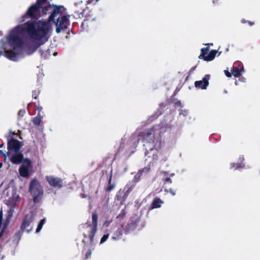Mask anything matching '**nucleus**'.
I'll list each match as a JSON object with an SVG mask.
<instances>
[{
  "label": "nucleus",
  "instance_id": "f257e3e1",
  "mask_svg": "<svg viewBox=\"0 0 260 260\" xmlns=\"http://www.w3.org/2000/svg\"><path fill=\"white\" fill-rule=\"evenodd\" d=\"M48 0H37L35 4L28 8L23 18H31L22 25L16 26L7 37L6 42L4 39L0 41V56L4 50L7 58L16 60L17 56L22 51L24 41L21 37L22 32H26L29 39L35 41L31 46L32 51H35L41 45L48 41L47 34L49 25L46 21H37L42 16L41 8Z\"/></svg>",
  "mask_w": 260,
  "mask_h": 260
},
{
  "label": "nucleus",
  "instance_id": "f03ea898",
  "mask_svg": "<svg viewBox=\"0 0 260 260\" xmlns=\"http://www.w3.org/2000/svg\"><path fill=\"white\" fill-rule=\"evenodd\" d=\"M141 138L145 147V155L148 154L149 151L157 149L161 147V135L159 126H153L141 133Z\"/></svg>",
  "mask_w": 260,
  "mask_h": 260
},
{
  "label": "nucleus",
  "instance_id": "7ed1b4c3",
  "mask_svg": "<svg viewBox=\"0 0 260 260\" xmlns=\"http://www.w3.org/2000/svg\"><path fill=\"white\" fill-rule=\"evenodd\" d=\"M65 10L66 8L63 6H54V9L47 21L48 24L51 22L55 23L57 34L60 33L61 31H66L70 25V15L61 16Z\"/></svg>",
  "mask_w": 260,
  "mask_h": 260
},
{
  "label": "nucleus",
  "instance_id": "20e7f679",
  "mask_svg": "<svg viewBox=\"0 0 260 260\" xmlns=\"http://www.w3.org/2000/svg\"><path fill=\"white\" fill-rule=\"evenodd\" d=\"M98 214L96 213H92L91 224L85 223L82 225L80 229L84 238H89L91 246L93 244L94 237L98 230Z\"/></svg>",
  "mask_w": 260,
  "mask_h": 260
},
{
  "label": "nucleus",
  "instance_id": "39448f33",
  "mask_svg": "<svg viewBox=\"0 0 260 260\" xmlns=\"http://www.w3.org/2000/svg\"><path fill=\"white\" fill-rule=\"evenodd\" d=\"M29 191L33 197L34 203H39L43 194V190L40 182L36 179H33L30 181Z\"/></svg>",
  "mask_w": 260,
  "mask_h": 260
},
{
  "label": "nucleus",
  "instance_id": "423d86ee",
  "mask_svg": "<svg viewBox=\"0 0 260 260\" xmlns=\"http://www.w3.org/2000/svg\"><path fill=\"white\" fill-rule=\"evenodd\" d=\"M7 146L8 150L7 155L10 156L11 152H19L21 147V144L18 140L12 138L8 140Z\"/></svg>",
  "mask_w": 260,
  "mask_h": 260
},
{
  "label": "nucleus",
  "instance_id": "0eeeda50",
  "mask_svg": "<svg viewBox=\"0 0 260 260\" xmlns=\"http://www.w3.org/2000/svg\"><path fill=\"white\" fill-rule=\"evenodd\" d=\"M209 51V46L202 48L201 50V54L198 57L199 58L203 59L204 60L207 61L213 60L214 59L216 53H217V51L216 50H212L210 51L209 54L206 55Z\"/></svg>",
  "mask_w": 260,
  "mask_h": 260
},
{
  "label": "nucleus",
  "instance_id": "6e6552de",
  "mask_svg": "<svg viewBox=\"0 0 260 260\" xmlns=\"http://www.w3.org/2000/svg\"><path fill=\"white\" fill-rule=\"evenodd\" d=\"M31 162L28 158H25L23 160V164L19 169V174L20 176L27 178L29 176V169L31 167Z\"/></svg>",
  "mask_w": 260,
  "mask_h": 260
},
{
  "label": "nucleus",
  "instance_id": "1a4fd4ad",
  "mask_svg": "<svg viewBox=\"0 0 260 260\" xmlns=\"http://www.w3.org/2000/svg\"><path fill=\"white\" fill-rule=\"evenodd\" d=\"M34 216L29 214L25 215L24 219L21 225V230L22 231H26L28 233L31 231L32 227L30 223L34 221Z\"/></svg>",
  "mask_w": 260,
  "mask_h": 260
},
{
  "label": "nucleus",
  "instance_id": "9d476101",
  "mask_svg": "<svg viewBox=\"0 0 260 260\" xmlns=\"http://www.w3.org/2000/svg\"><path fill=\"white\" fill-rule=\"evenodd\" d=\"M77 17L78 18H84V22H82L83 25L85 22L87 21H95L96 17H93V14L91 10H90L87 6L85 7L84 9L82 11L80 15H79Z\"/></svg>",
  "mask_w": 260,
  "mask_h": 260
},
{
  "label": "nucleus",
  "instance_id": "9b49d317",
  "mask_svg": "<svg viewBox=\"0 0 260 260\" xmlns=\"http://www.w3.org/2000/svg\"><path fill=\"white\" fill-rule=\"evenodd\" d=\"M46 180L50 186L54 188L59 189L62 186V180L60 178L54 177L51 176H46Z\"/></svg>",
  "mask_w": 260,
  "mask_h": 260
},
{
  "label": "nucleus",
  "instance_id": "f8f14e48",
  "mask_svg": "<svg viewBox=\"0 0 260 260\" xmlns=\"http://www.w3.org/2000/svg\"><path fill=\"white\" fill-rule=\"evenodd\" d=\"M232 75L236 78L240 77L242 73L244 72V67L240 62H237L233 66L231 70Z\"/></svg>",
  "mask_w": 260,
  "mask_h": 260
},
{
  "label": "nucleus",
  "instance_id": "ddd939ff",
  "mask_svg": "<svg viewBox=\"0 0 260 260\" xmlns=\"http://www.w3.org/2000/svg\"><path fill=\"white\" fill-rule=\"evenodd\" d=\"M10 160L13 164L18 165L21 163L23 164L24 156L22 153L19 152L10 154Z\"/></svg>",
  "mask_w": 260,
  "mask_h": 260
},
{
  "label": "nucleus",
  "instance_id": "4468645a",
  "mask_svg": "<svg viewBox=\"0 0 260 260\" xmlns=\"http://www.w3.org/2000/svg\"><path fill=\"white\" fill-rule=\"evenodd\" d=\"M209 77L210 76L209 75H206L203 78L202 80L196 81L194 82L195 87L202 89H206L209 85L208 80L209 79Z\"/></svg>",
  "mask_w": 260,
  "mask_h": 260
},
{
  "label": "nucleus",
  "instance_id": "2eb2a0df",
  "mask_svg": "<svg viewBox=\"0 0 260 260\" xmlns=\"http://www.w3.org/2000/svg\"><path fill=\"white\" fill-rule=\"evenodd\" d=\"M85 7L86 6L82 1L75 4L74 13L76 14L77 16L80 15Z\"/></svg>",
  "mask_w": 260,
  "mask_h": 260
},
{
  "label": "nucleus",
  "instance_id": "dca6fc26",
  "mask_svg": "<svg viewBox=\"0 0 260 260\" xmlns=\"http://www.w3.org/2000/svg\"><path fill=\"white\" fill-rule=\"evenodd\" d=\"M55 5H51L50 4H48L47 6L43 7L42 6L41 8V13H42V16L44 15H46L48 13H52L53 10L54 9Z\"/></svg>",
  "mask_w": 260,
  "mask_h": 260
},
{
  "label": "nucleus",
  "instance_id": "f3484780",
  "mask_svg": "<svg viewBox=\"0 0 260 260\" xmlns=\"http://www.w3.org/2000/svg\"><path fill=\"white\" fill-rule=\"evenodd\" d=\"M162 204H164V201L159 198H156L153 200L150 208L151 209L158 208L161 206Z\"/></svg>",
  "mask_w": 260,
  "mask_h": 260
},
{
  "label": "nucleus",
  "instance_id": "a211bd4d",
  "mask_svg": "<svg viewBox=\"0 0 260 260\" xmlns=\"http://www.w3.org/2000/svg\"><path fill=\"white\" fill-rule=\"evenodd\" d=\"M150 170V167L149 166L144 167L142 170H140L137 174L135 176V178L136 179H138L139 180L140 179V178L141 176L143 175V173L147 174Z\"/></svg>",
  "mask_w": 260,
  "mask_h": 260
},
{
  "label": "nucleus",
  "instance_id": "6ab92c4d",
  "mask_svg": "<svg viewBox=\"0 0 260 260\" xmlns=\"http://www.w3.org/2000/svg\"><path fill=\"white\" fill-rule=\"evenodd\" d=\"M43 116L41 115V113H38V115L33 118L32 123L35 125H40L43 124Z\"/></svg>",
  "mask_w": 260,
  "mask_h": 260
},
{
  "label": "nucleus",
  "instance_id": "aec40b11",
  "mask_svg": "<svg viewBox=\"0 0 260 260\" xmlns=\"http://www.w3.org/2000/svg\"><path fill=\"white\" fill-rule=\"evenodd\" d=\"M123 234V231L122 229H118L115 232H114L113 236H112V239L116 240L120 239L121 236Z\"/></svg>",
  "mask_w": 260,
  "mask_h": 260
},
{
  "label": "nucleus",
  "instance_id": "412c9836",
  "mask_svg": "<svg viewBox=\"0 0 260 260\" xmlns=\"http://www.w3.org/2000/svg\"><path fill=\"white\" fill-rule=\"evenodd\" d=\"M112 177V175L111 174V175H110L109 178L108 179L109 185L107 187L105 188V190L107 192H110L115 187V185L114 184H111Z\"/></svg>",
  "mask_w": 260,
  "mask_h": 260
},
{
  "label": "nucleus",
  "instance_id": "4be33fe9",
  "mask_svg": "<svg viewBox=\"0 0 260 260\" xmlns=\"http://www.w3.org/2000/svg\"><path fill=\"white\" fill-rule=\"evenodd\" d=\"M85 252L84 257L83 258L84 260L87 259L91 257V250L90 248H88V249H86V246H84L83 249V253Z\"/></svg>",
  "mask_w": 260,
  "mask_h": 260
},
{
  "label": "nucleus",
  "instance_id": "5701e85b",
  "mask_svg": "<svg viewBox=\"0 0 260 260\" xmlns=\"http://www.w3.org/2000/svg\"><path fill=\"white\" fill-rule=\"evenodd\" d=\"M162 174H164V177H165L162 179L164 184H171L172 182V180L170 179V177H167V173L166 172H163Z\"/></svg>",
  "mask_w": 260,
  "mask_h": 260
},
{
  "label": "nucleus",
  "instance_id": "b1692460",
  "mask_svg": "<svg viewBox=\"0 0 260 260\" xmlns=\"http://www.w3.org/2000/svg\"><path fill=\"white\" fill-rule=\"evenodd\" d=\"M46 221L45 218H43L40 220L39 222L37 228L36 229V233H39L42 229L43 225L44 224Z\"/></svg>",
  "mask_w": 260,
  "mask_h": 260
},
{
  "label": "nucleus",
  "instance_id": "393cba45",
  "mask_svg": "<svg viewBox=\"0 0 260 260\" xmlns=\"http://www.w3.org/2000/svg\"><path fill=\"white\" fill-rule=\"evenodd\" d=\"M122 194H123V190H121V189L119 190L117 192L116 198L117 201L120 202V204H122Z\"/></svg>",
  "mask_w": 260,
  "mask_h": 260
},
{
  "label": "nucleus",
  "instance_id": "a878e982",
  "mask_svg": "<svg viewBox=\"0 0 260 260\" xmlns=\"http://www.w3.org/2000/svg\"><path fill=\"white\" fill-rule=\"evenodd\" d=\"M40 93V90L39 89H35L32 91V96L35 99H37Z\"/></svg>",
  "mask_w": 260,
  "mask_h": 260
},
{
  "label": "nucleus",
  "instance_id": "bb28decb",
  "mask_svg": "<svg viewBox=\"0 0 260 260\" xmlns=\"http://www.w3.org/2000/svg\"><path fill=\"white\" fill-rule=\"evenodd\" d=\"M109 235L108 234L104 235L101 238L100 243L102 244L106 242L109 237Z\"/></svg>",
  "mask_w": 260,
  "mask_h": 260
},
{
  "label": "nucleus",
  "instance_id": "cd10ccee",
  "mask_svg": "<svg viewBox=\"0 0 260 260\" xmlns=\"http://www.w3.org/2000/svg\"><path fill=\"white\" fill-rule=\"evenodd\" d=\"M25 113V110L24 109H21L19 111L18 113V116L19 117H22L24 116Z\"/></svg>",
  "mask_w": 260,
  "mask_h": 260
},
{
  "label": "nucleus",
  "instance_id": "c85d7f7f",
  "mask_svg": "<svg viewBox=\"0 0 260 260\" xmlns=\"http://www.w3.org/2000/svg\"><path fill=\"white\" fill-rule=\"evenodd\" d=\"M165 191L169 192L172 196H175L176 194V190L172 188H170L169 190L165 189Z\"/></svg>",
  "mask_w": 260,
  "mask_h": 260
},
{
  "label": "nucleus",
  "instance_id": "c756f323",
  "mask_svg": "<svg viewBox=\"0 0 260 260\" xmlns=\"http://www.w3.org/2000/svg\"><path fill=\"white\" fill-rule=\"evenodd\" d=\"M232 167L235 168V169H238L239 168H243V166H242L241 164H232Z\"/></svg>",
  "mask_w": 260,
  "mask_h": 260
},
{
  "label": "nucleus",
  "instance_id": "7c9ffc66",
  "mask_svg": "<svg viewBox=\"0 0 260 260\" xmlns=\"http://www.w3.org/2000/svg\"><path fill=\"white\" fill-rule=\"evenodd\" d=\"M16 135V134L15 132H12L11 131H10V134L8 136H6V137L7 138L8 140H9L11 138H12L14 135Z\"/></svg>",
  "mask_w": 260,
  "mask_h": 260
},
{
  "label": "nucleus",
  "instance_id": "2f4dec72",
  "mask_svg": "<svg viewBox=\"0 0 260 260\" xmlns=\"http://www.w3.org/2000/svg\"><path fill=\"white\" fill-rule=\"evenodd\" d=\"M127 196H128L127 193H126L125 192H124L123 191V194H122V204H123L125 202V201L126 199Z\"/></svg>",
  "mask_w": 260,
  "mask_h": 260
},
{
  "label": "nucleus",
  "instance_id": "473e14b6",
  "mask_svg": "<svg viewBox=\"0 0 260 260\" xmlns=\"http://www.w3.org/2000/svg\"><path fill=\"white\" fill-rule=\"evenodd\" d=\"M224 72L225 76L227 77L230 78L232 77V72L230 73L228 70H224Z\"/></svg>",
  "mask_w": 260,
  "mask_h": 260
},
{
  "label": "nucleus",
  "instance_id": "72a5a7b5",
  "mask_svg": "<svg viewBox=\"0 0 260 260\" xmlns=\"http://www.w3.org/2000/svg\"><path fill=\"white\" fill-rule=\"evenodd\" d=\"M42 109L43 108L40 105H36V110L38 111V113H40Z\"/></svg>",
  "mask_w": 260,
  "mask_h": 260
},
{
  "label": "nucleus",
  "instance_id": "f704fd0d",
  "mask_svg": "<svg viewBox=\"0 0 260 260\" xmlns=\"http://www.w3.org/2000/svg\"><path fill=\"white\" fill-rule=\"evenodd\" d=\"M0 154H1L5 158H6L7 156H8L7 152L4 153L2 150H0Z\"/></svg>",
  "mask_w": 260,
  "mask_h": 260
},
{
  "label": "nucleus",
  "instance_id": "c9c22d12",
  "mask_svg": "<svg viewBox=\"0 0 260 260\" xmlns=\"http://www.w3.org/2000/svg\"><path fill=\"white\" fill-rule=\"evenodd\" d=\"M247 22L250 25V26H252L253 25H254V22H252V21H247Z\"/></svg>",
  "mask_w": 260,
  "mask_h": 260
},
{
  "label": "nucleus",
  "instance_id": "e433bc0d",
  "mask_svg": "<svg viewBox=\"0 0 260 260\" xmlns=\"http://www.w3.org/2000/svg\"><path fill=\"white\" fill-rule=\"evenodd\" d=\"M132 190V188L131 187H129L127 190V191L125 192L126 193H127V194L128 195V194L129 193V192L131 191Z\"/></svg>",
  "mask_w": 260,
  "mask_h": 260
},
{
  "label": "nucleus",
  "instance_id": "4c0bfd02",
  "mask_svg": "<svg viewBox=\"0 0 260 260\" xmlns=\"http://www.w3.org/2000/svg\"><path fill=\"white\" fill-rule=\"evenodd\" d=\"M245 80H246V79H245V78H244V77H241V78H240L239 79V81H240H240H242V82H245Z\"/></svg>",
  "mask_w": 260,
  "mask_h": 260
},
{
  "label": "nucleus",
  "instance_id": "58836bf2",
  "mask_svg": "<svg viewBox=\"0 0 260 260\" xmlns=\"http://www.w3.org/2000/svg\"><path fill=\"white\" fill-rule=\"evenodd\" d=\"M153 159H157L158 158V156L156 154H153Z\"/></svg>",
  "mask_w": 260,
  "mask_h": 260
},
{
  "label": "nucleus",
  "instance_id": "ea45409f",
  "mask_svg": "<svg viewBox=\"0 0 260 260\" xmlns=\"http://www.w3.org/2000/svg\"><path fill=\"white\" fill-rule=\"evenodd\" d=\"M31 103H29V104H28V105H27V110H28V111H29V107H30V106H31Z\"/></svg>",
  "mask_w": 260,
  "mask_h": 260
},
{
  "label": "nucleus",
  "instance_id": "a19ab883",
  "mask_svg": "<svg viewBox=\"0 0 260 260\" xmlns=\"http://www.w3.org/2000/svg\"><path fill=\"white\" fill-rule=\"evenodd\" d=\"M241 22H242V23H244L247 22V21H246V20H244V19H242V20H241Z\"/></svg>",
  "mask_w": 260,
  "mask_h": 260
},
{
  "label": "nucleus",
  "instance_id": "79ce46f5",
  "mask_svg": "<svg viewBox=\"0 0 260 260\" xmlns=\"http://www.w3.org/2000/svg\"><path fill=\"white\" fill-rule=\"evenodd\" d=\"M4 145H5L4 143H3L2 144H1L0 145V148H2V147H3L4 146Z\"/></svg>",
  "mask_w": 260,
  "mask_h": 260
},
{
  "label": "nucleus",
  "instance_id": "37998d69",
  "mask_svg": "<svg viewBox=\"0 0 260 260\" xmlns=\"http://www.w3.org/2000/svg\"><path fill=\"white\" fill-rule=\"evenodd\" d=\"M177 104L178 105L180 106V105H181V102H180V101H178V102L177 103Z\"/></svg>",
  "mask_w": 260,
  "mask_h": 260
},
{
  "label": "nucleus",
  "instance_id": "c03bdc74",
  "mask_svg": "<svg viewBox=\"0 0 260 260\" xmlns=\"http://www.w3.org/2000/svg\"><path fill=\"white\" fill-rule=\"evenodd\" d=\"M206 45L209 47V46L213 45V44L212 43L207 44H206Z\"/></svg>",
  "mask_w": 260,
  "mask_h": 260
},
{
  "label": "nucleus",
  "instance_id": "a18cd8bd",
  "mask_svg": "<svg viewBox=\"0 0 260 260\" xmlns=\"http://www.w3.org/2000/svg\"><path fill=\"white\" fill-rule=\"evenodd\" d=\"M235 84H236V85H238V81H237V80H236V81H235Z\"/></svg>",
  "mask_w": 260,
  "mask_h": 260
},
{
  "label": "nucleus",
  "instance_id": "49530a36",
  "mask_svg": "<svg viewBox=\"0 0 260 260\" xmlns=\"http://www.w3.org/2000/svg\"><path fill=\"white\" fill-rule=\"evenodd\" d=\"M2 235H3V232H1L0 233V238H1V237L2 236Z\"/></svg>",
  "mask_w": 260,
  "mask_h": 260
},
{
  "label": "nucleus",
  "instance_id": "de8ad7c7",
  "mask_svg": "<svg viewBox=\"0 0 260 260\" xmlns=\"http://www.w3.org/2000/svg\"><path fill=\"white\" fill-rule=\"evenodd\" d=\"M2 166H3L2 162H0V169L2 168Z\"/></svg>",
  "mask_w": 260,
  "mask_h": 260
},
{
  "label": "nucleus",
  "instance_id": "09e8293b",
  "mask_svg": "<svg viewBox=\"0 0 260 260\" xmlns=\"http://www.w3.org/2000/svg\"><path fill=\"white\" fill-rule=\"evenodd\" d=\"M82 242H83V243H85V240H84V239L82 240Z\"/></svg>",
  "mask_w": 260,
  "mask_h": 260
},
{
  "label": "nucleus",
  "instance_id": "8fccbe9b",
  "mask_svg": "<svg viewBox=\"0 0 260 260\" xmlns=\"http://www.w3.org/2000/svg\"><path fill=\"white\" fill-rule=\"evenodd\" d=\"M195 68H196V67H194L192 68L191 69V70H194V69Z\"/></svg>",
  "mask_w": 260,
  "mask_h": 260
},
{
  "label": "nucleus",
  "instance_id": "3c124183",
  "mask_svg": "<svg viewBox=\"0 0 260 260\" xmlns=\"http://www.w3.org/2000/svg\"><path fill=\"white\" fill-rule=\"evenodd\" d=\"M81 196H82L83 198H84L85 197L84 194H81Z\"/></svg>",
  "mask_w": 260,
  "mask_h": 260
},
{
  "label": "nucleus",
  "instance_id": "603ef678",
  "mask_svg": "<svg viewBox=\"0 0 260 260\" xmlns=\"http://www.w3.org/2000/svg\"><path fill=\"white\" fill-rule=\"evenodd\" d=\"M174 175V174H172V175H171V176H172Z\"/></svg>",
  "mask_w": 260,
  "mask_h": 260
}]
</instances>
